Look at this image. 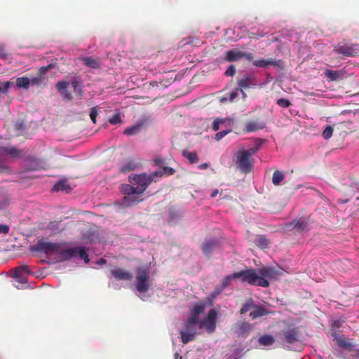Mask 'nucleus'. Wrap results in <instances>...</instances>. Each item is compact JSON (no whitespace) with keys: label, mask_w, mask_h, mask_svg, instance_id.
<instances>
[{"label":"nucleus","mask_w":359,"mask_h":359,"mask_svg":"<svg viewBox=\"0 0 359 359\" xmlns=\"http://www.w3.org/2000/svg\"><path fill=\"white\" fill-rule=\"evenodd\" d=\"M0 152L4 154H7L11 157L16 158L21 155L22 151L15 147H5L0 149Z\"/></svg>","instance_id":"25"},{"label":"nucleus","mask_w":359,"mask_h":359,"mask_svg":"<svg viewBox=\"0 0 359 359\" xmlns=\"http://www.w3.org/2000/svg\"><path fill=\"white\" fill-rule=\"evenodd\" d=\"M231 130H222V131H220V132H218L216 133L215 135V139L217 140V141H219L220 140H222L224 136H226Z\"/></svg>","instance_id":"50"},{"label":"nucleus","mask_w":359,"mask_h":359,"mask_svg":"<svg viewBox=\"0 0 359 359\" xmlns=\"http://www.w3.org/2000/svg\"><path fill=\"white\" fill-rule=\"evenodd\" d=\"M4 170H5V167L4 165L0 162V172H2Z\"/></svg>","instance_id":"64"},{"label":"nucleus","mask_w":359,"mask_h":359,"mask_svg":"<svg viewBox=\"0 0 359 359\" xmlns=\"http://www.w3.org/2000/svg\"><path fill=\"white\" fill-rule=\"evenodd\" d=\"M140 196L141 195L136 194L125 196L121 201V205L123 207H130L142 201Z\"/></svg>","instance_id":"15"},{"label":"nucleus","mask_w":359,"mask_h":359,"mask_svg":"<svg viewBox=\"0 0 359 359\" xmlns=\"http://www.w3.org/2000/svg\"><path fill=\"white\" fill-rule=\"evenodd\" d=\"M55 63H51L45 67H41L37 71V75L29 78L30 86H41L45 81V76L46 73L51 69L55 67Z\"/></svg>","instance_id":"11"},{"label":"nucleus","mask_w":359,"mask_h":359,"mask_svg":"<svg viewBox=\"0 0 359 359\" xmlns=\"http://www.w3.org/2000/svg\"><path fill=\"white\" fill-rule=\"evenodd\" d=\"M259 150V146L247 150L238 151L234 158L236 168L243 173L248 174L253 170L252 156Z\"/></svg>","instance_id":"1"},{"label":"nucleus","mask_w":359,"mask_h":359,"mask_svg":"<svg viewBox=\"0 0 359 359\" xmlns=\"http://www.w3.org/2000/svg\"><path fill=\"white\" fill-rule=\"evenodd\" d=\"M109 122L113 125L122 123L121 114L119 113L115 114L109 119Z\"/></svg>","instance_id":"41"},{"label":"nucleus","mask_w":359,"mask_h":359,"mask_svg":"<svg viewBox=\"0 0 359 359\" xmlns=\"http://www.w3.org/2000/svg\"><path fill=\"white\" fill-rule=\"evenodd\" d=\"M219 101L221 104H224L229 102V94L219 97Z\"/></svg>","instance_id":"57"},{"label":"nucleus","mask_w":359,"mask_h":359,"mask_svg":"<svg viewBox=\"0 0 359 359\" xmlns=\"http://www.w3.org/2000/svg\"><path fill=\"white\" fill-rule=\"evenodd\" d=\"M111 275L117 280H130L133 274L121 268H115L111 271Z\"/></svg>","instance_id":"13"},{"label":"nucleus","mask_w":359,"mask_h":359,"mask_svg":"<svg viewBox=\"0 0 359 359\" xmlns=\"http://www.w3.org/2000/svg\"><path fill=\"white\" fill-rule=\"evenodd\" d=\"M243 51L237 49H233L227 51L225 55V60L228 62H235L243 58Z\"/></svg>","instance_id":"18"},{"label":"nucleus","mask_w":359,"mask_h":359,"mask_svg":"<svg viewBox=\"0 0 359 359\" xmlns=\"http://www.w3.org/2000/svg\"><path fill=\"white\" fill-rule=\"evenodd\" d=\"M8 53L5 50L4 46L2 44H0V60H5L7 58Z\"/></svg>","instance_id":"53"},{"label":"nucleus","mask_w":359,"mask_h":359,"mask_svg":"<svg viewBox=\"0 0 359 359\" xmlns=\"http://www.w3.org/2000/svg\"><path fill=\"white\" fill-rule=\"evenodd\" d=\"M164 162V159L160 156H156L154 158V163L155 165H161Z\"/></svg>","instance_id":"55"},{"label":"nucleus","mask_w":359,"mask_h":359,"mask_svg":"<svg viewBox=\"0 0 359 359\" xmlns=\"http://www.w3.org/2000/svg\"><path fill=\"white\" fill-rule=\"evenodd\" d=\"M182 155L184 157L187 158L191 163H195L199 161V158L196 152L183 151Z\"/></svg>","instance_id":"31"},{"label":"nucleus","mask_w":359,"mask_h":359,"mask_svg":"<svg viewBox=\"0 0 359 359\" xmlns=\"http://www.w3.org/2000/svg\"><path fill=\"white\" fill-rule=\"evenodd\" d=\"M98 114L96 107H93L90 110V117L93 123H96V117Z\"/></svg>","instance_id":"49"},{"label":"nucleus","mask_w":359,"mask_h":359,"mask_svg":"<svg viewBox=\"0 0 359 359\" xmlns=\"http://www.w3.org/2000/svg\"><path fill=\"white\" fill-rule=\"evenodd\" d=\"M22 272L26 273H31L29 266L27 265H22L15 269V277H20V274Z\"/></svg>","instance_id":"38"},{"label":"nucleus","mask_w":359,"mask_h":359,"mask_svg":"<svg viewBox=\"0 0 359 359\" xmlns=\"http://www.w3.org/2000/svg\"><path fill=\"white\" fill-rule=\"evenodd\" d=\"M257 341L261 346H270L275 343L276 339L271 334H264L259 337Z\"/></svg>","instance_id":"23"},{"label":"nucleus","mask_w":359,"mask_h":359,"mask_svg":"<svg viewBox=\"0 0 359 359\" xmlns=\"http://www.w3.org/2000/svg\"><path fill=\"white\" fill-rule=\"evenodd\" d=\"M205 309V304L203 302H199L195 304L191 309V316L189 318H194V320H199L198 316L203 313Z\"/></svg>","instance_id":"17"},{"label":"nucleus","mask_w":359,"mask_h":359,"mask_svg":"<svg viewBox=\"0 0 359 359\" xmlns=\"http://www.w3.org/2000/svg\"><path fill=\"white\" fill-rule=\"evenodd\" d=\"M240 93V90L238 88H236L233 91L231 92L229 94V102H233L234 100L238 96V93Z\"/></svg>","instance_id":"47"},{"label":"nucleus","mask_w":359,"mask_h":359,"mask_svg":"<svg viewBox=\"0 0 359 359\" xmlns=\"http://www.w3.org/2000/svg\"><path fill=\"white\" fill-rule=\"evenodd\" d=\"M235 278H241L242 282L248 283L252 285L262 286L267 287L269 282L263 278H261L255 269H250L247 270L235 272L233 273Z\"/></svg>","instance_id":"4"},{"label":"nucleus","mask_w":359,"mask_h":359,"mask_svg":"<svg viewBox=\"0 0 359 359\" xmlns=\"http://www.w3.org/2000/svg\"><path fill=\"white\" fill-rule=\"evenodd\" d=\"M17 279H18V281L23 283H27V278H24V277H22L21 276V274H20V277H15Z\"/></svg>","instance_id":"59"},{"label":"nucleus","mask_w":359,"mask_h":359,"mask_svg":"<svg viewBox=\"0 0 359 359\" xmlns=\"http://www.w3.org/2000/svg\"><path fill=\"white\" fill-rule=\"evenodd\" d=\"M151 286L149 271L147 269L138 268L137 269L135 287L140 293L147 292Z\"/></svg>","instance_id":"7"},{"label":"nucleus","mask_w":359,"mask_h":359,"mask_svg":"<svg viewBox=\"0 0 359 359\" xmlns=\"http://www.w3.org/2000/svg\"><path fill=\"white\" fill-rule=\"evenodd\" d=\"M69 83L65 81H59L56 84L57 90L60 93L67 89Z\"/></svg>","instance_id":"43"},{"label":"nucleus","mask_w":359,"mask_h":359,"mask_svg":"<svg viewBox=\"0 0 359 359\" xmlns=\"http://www.w3.org/2000/svg\"><path fill=\"white\" fill-rule=\"evenodd\" d=\"M217 194H218V190H217V189L214 190V191L211 193V194H210L211 198H215V197H216V196L217 195Z\"/></svg>","instance_id":"61"},{"label":"nucleus","mask_w":359,"mask_h":359,"mask_svg":"<svg viewBox=\"0 0 359 359\" xmlns=\"http://www.w3.org/2000/svg\"><path fill=\"white\" fill-rule=\"evenodd\" d=\"M236 74V68L235 66L231 65L228 69L225 71L224 74L227 76H233Z\"/></svg>","instance_id":"48"},{"label":"nucleus","mask_w":359,"mask_h":359,"mask_svg":"<svg viewBox=\"0 0 359 359\" xmlns=\"http://www.w3.org/2000/svg\"><path fill=\"white\" fill-rule=\"evenodd\" d=\"M217 313L215 309H211L203 320H199V327L205 328L209 333L215 332L217 323Z\"/></svg>","instance_id":"10"},{"label":"nucleus","mask_w":359,"mask_h":359,"mask_svg":"<svg viewBox=\"0 0 359 359\" xmlns=\"http://www.w3.org/2000/svg\"><path fill=\"white\" fill-rule=\"evenodd\" d=\"M232 279H236L234 277H233V273L231 275L226 276L222 281V288L224 289V288L228 287Z\"/></svg>","instance_id":"46"},{"label":"nucleus","mask_w":359,"mask_h":359,"mask_svg":"<svg viewBox=\"0 0 359 359\" xmlns=\"http://www.w3.org/2000/svg\"><path fill=\"white\" fill-rule=\"evenodd\" d=\"M71 189L70 186L65 180L58 181L53 187V190L55 191H65L68 193Z\"/></svg>","instance_id":"27"},{"label":"nucleus","mask_w":359,"mask_h":359,"mask_svg":"<svg viewBox=\"0 0 359 359\" xmlns=\"http://www.w3.org/2000/svg\"><path fill=\"white\" fill-rule=\"evenodd\" d=\"M289 229H292L298 232H302L308 226V222L306 219L300 218L297 220H293L287 224Z\"/></svg>","instance_id":"16"},{"label":"nucleus","mask_w":359,"mask_h":359,"mask_svg":"<svg viewBox=\"0 0 359 359\" xmlns=\"http://www.w3.org/2000/svg\"><path fill=\"white\" fill-rule=\"evenodd\" d=\"M9 226L6 224H0V233L7 234L9 231Z\"/></svg>","instance_id":"56"},{"label":"nucleus","mask_w":359,"mask_h":359,"mask_svg":"<svg viewBox=\"0 0 359 359\" xmlns=\"http://www.w3.org/2000/svg\"><path fill=\"white\" fill-rule=\"evenodd\" d=\"M259 273L260 274V277L265 278H276L278 275V272L275 270L273 268L271 267H264L259 270Z\"/></svg>","instance_id":"19"},{"label":"nucleus","mask_w":359,"mask_h":359,"mask_svg":"<svg viewBox=\"0 0 359 359\" xmlns=\"http://www.w3.org/2000/svg\"><path fill=\"white\" fill-rule=\"evenodd\" d=\"M83 63L91 68L97 69L100 67V63L98 60L92 57H85L82 58Z\"/></svg>","instance_id":"29"},{"label":"nucleus","mask_w":359,"mask_h":359,"mask_svg":"<svg viewBox=\"0 0 359 359\" xmlns=\"http://www.w3.org/2000/svg\"><path fill=\"white\" fill-rule=\"evenodd\" d=\"M137 190L136 187H133L130 184H125L123 186L121 191L125 196H127L129 194H137Z\"/></svg>","instance_id":"36"},{"label":"nucleus","mask_w":359,"mask_h":359,"mask_svg":"<svg viewBox=\"0 0 359 359\" xmlns=\"http://www.w3.org/2000/svg\"><path fill=\"white\" fill-rule=\"evenodd\" d=\"M238 88L240 90V93L242 95L243 98L246 97V93L244 92V89L250 88V87L257 84V80L255 77L252 74H248L238 79Z\"/></svg>","instance_id":"12"},{"label":"nucleus","mask_w":359,"mask_h":359,"mask_svg":"<svg viewBox=\"0 0 359 359\" xmlns=\"http://www.w3.org/2000/svg\"><path fill=\"white\" fill-rule=\"evenodd\" d=\"M255 305V304L254 300L252 298H250L242 306L241 311H240L241 314H245L250 309L253 310Z\"/></svg>","instance_id":"32"},{"label":"nucleus","mask_w":359,"mask_h":359,"mask_svg":"<svg viewBox=\"0 0 359 359\" xmlns=\"http://www.w3.org/2000/svg\"><path fill=\"white\" fill-rule=\"evenodd\" d=\"M333 51L338 54L342 55L344 57H358L359 56V44L358 43H344L337 45L334 47Z\"/></svg>","instance_id":"9"},{"label":"nucleus","mask_w":359,"mask_h":359,"mask_svg":"<svg viewBox=\"0 0 359 359\" xmlns=\"http://www.w3.org/2000/svg\"><path fill=\"white\" fill-rule=\"evenodd\" d=\"M106 263H107L106 259H104L103 258L100 259L99 261L97 262L98 264H104Z\"/></svg>","instance_id":"62"},{"label":"nucleus","mask_w":359,"mask_h":359,"mask_svg":"<svg viewBox=\"0 0 359 359\" xmlns=\"http://www.w3.org/2000/svg\"><path fill=\"white\" fill-rule=\"evenodd\" d=\"M163 172L161 171H156L150 175L142 173L135 175L130 180V182L136 185L137 194L141 195L151 184V182H156L157 178L161 177Z\"/></svg>","instance_id":"5"},{"label":"nucleus","mask_w":359,"mask_h":359,"mask_svg":"<svg viewBox=\"0 0 359 359\" xmlns=\"http://www.w3.org/2000/svg\"><path fill=\"white\" fill-rule=\"evenodd\" d=\"M135 168V164L133 162H128L126 165L121 167V172H126L133 170Z\"/></svg>","instance_id":"44"},{"label":"nucleus","mask_w":359,"mask_h":359,"mask_svg":"<svg viewBox=\"0 0 359 359\" xmlns=\"http://www.w3.org/2000/svg\"><path fill=\"white\" fill-rule=\"evenodd\" d=\"M325 75L326 77L330 79V81H334L338 80H341L344 78V71H333L330 69H327L325 72Z\"/></svg>","instance_id":"21"},{"label":"nucleus","mask_w":359,"mask_h":359,"mask_svg":"<svg viewBox=\"0 0 359 359\" xmlns=\"http://www.w3.org/2000/svg\"><path fill=\"white\" fill-rule=\"evenodd\" d=\"M256 245L262 249H265L269 247V240L263 236L257 237L255 240Z\"/></svg>","instance_id":"34"},{"label":"nucleus","mask_w":359,"mask_h":359,"mask_svg":"<svg viewBox=\"0 0 359 359\" xmlns=\"http://www.w3.org/2000/svg\"><path fill=\"white\" fill-rule=\"evenodd\" d=\"M208 167V164L207 163L201 164L198 168L200 169H206Z\"/></svg>","instance_id":"60"},{"label":"nucleus","mask_w":359,"mask_h":359,"mask_svg":"<svg viewBox=\"0 0 359 359\" xmlns=\"http://www.w3.org/2000/svg\"><path fill=\"white\" fill-rule=\"evenodd\" d=\"M252 64L255 67H263V68H266L269 65L278 66V62L276 61L275 60H273V58H269L267 60L262 59V60H254L252 62Z\"/></svg>","instance_id":"24"},{"label":"nucleus","mask_w":359,"mask_h":359,"mask_svg":"<svg viewBox=\"0 0 359 359\" xmlns=\"http://www.w3.org/2000/svg\"><path fill=\"white\" fill-rule=\"evenodd\" d=\"M264 127V125L259 123L257 121H251L245 123L244 130L250 133L262 129Z\"/></svg>","instance_id":"26"},{"label":"nucleus","mask_w":359,"mask_h":359,"mask_svg":"<svg viewBox=\"0 0 359 359\" xmlns=\"http://www.w3.org/2000/svg\"><path fill=\"white\" fill-rule=\"evenodd\" d=\"M59 247L60 243L46 242L41 238L37 241L36 244L30 246V250L32 252H43L47 255H52L56 254L57 251L60 250Z\"/></svg>","instance_id":"8"},{"label":"nucleus","mask_w":359,"mask_h":359,"mask_svg":"<svg viewBox=\"0 0 359 359\" xmlns=\"http://www.w3.org/2000/svg\"><path fill=\"white\" fill-rule=\"evenodd\" d=\"M199 320L189 318L184 323V330L180 331L181 340L183 344H187L194 339L196 334V325Z\"/></svg>","instance_id":"6"},{"label":"nucleus","mask_w":359,"mask_h":359,"mask_svg":"<svg viewBox=\"0 0 359 359\" xmlns=\"http://www.w3.org/2000/svg\"><path fill=\"white\" fill-rule=\"evenodd\" d=\"M243 58H245L246 60H248L249 62L254 61L253 60L254 56H253V54L251 53L243 52Z\"/></svg>","instance_id":"54"},{"label":"nucleus","mask_w":359,"mask_h":359,"mask_svg":"<svg viewBox=\"0 0 359 359\" xmlns=\"http://www.w3.org/2000/svg\"><path fill=\"white\" fill-rule=\"evenodd\" d=\"M72 86L74 90L76 91L78 90V92L80 95L82 93V83L77 78H74L72 81Z\"/></svg>","instance_id":"39"},{"label":"nucleus","mask_w":359,"mask_h":359,"mask_svg":"<svg viewBox=\"0 0 359 359\" xmlns=\"http://www.w3.org/2000/svg\"><path fill=\"white\" fill-rule=\"evenodd\" d=\"M337 344L339 346L345 349H351V348L352 347V344L346 339H344L342 337L337 338Z\"/></svg>","instance_id":"37"},{"label":"nucleus","mask_w":359,"mask_h":359,"mask_svg":"<svg viewBox=\"0 0 359 359\" xmlns=\"http://www.w3.org/2000/svg\"><path fill=\"white\" fill-rule=\"evenodd\" d=\"M142 124H137L125 129L123 133L128 136L138 134L140 132Z\"/></svg>","instance_id":"30"},{"label":"nucleus","mask_w":359,"mask_h":359,"mask_svg":"<svg viewBox=\"0 0 359 359\" xmlns=\"http://www.w3.org/2000/svg\"><path fill=\"white\" fill-rule=\"evenodd\" d=\"M217 245V243L215 240H209L203 243L201 246L203 254L206 256H210Z\"/></svg>","instance_id":"22"},{"label":"nucleus","mask_w":359,"mask_h":359,"mask_svg":"<svg viewBox=\"0 0 359 359\" xmlns=\"http://www.w3.org/2000/svg\"><path fill=\"white\" fill-rule=\"evenodd\" d=\"M219 122L217 121H215L212 124V130L214 131H217L219 128Z\"/></svg>","instance_id":"58"},{"label":"nucleus","mask_w":359,"mask_h":359,"mask_svg":"<svg viewBox=\"0 0 359 359\" xmlns=\"http://www.w3.org/2000/svg\"><path fill=\"white\" fill-rule=\"evenodd\" d=\"M163 171H161L163 174H166L167 175H172L175 173V170L172 168L168 167V166H163Z\"/></svg>","instance_id":"51"},{"label":"nucleus","mask_w":359,"mask_h":359,"mask_svg":"<svg viewBox=\"0 0 359 359\" xmlns=\"http://www.w3.org/2000/svg\"><path fill=\"white\" fill-rule=\"evenodd\" d=\"M11 83L9 81L0 82V93L6 94L10 88Z\"/></svg>","instance_id":"45"},{"label":"nucleus","mask_w":359,"mask_h":359,"mask_svg":"<svg viewBox=\"0 0 359 359\" xmlns=\"http://www.w3.org/2000/svg\"><path fill=\"white\" fill-rule=\"evenodd\" d=\"M15 85L18 88L28 90L30 86L29 78L27 76H22L16 79Z\"/></svg>","instance_id":"28"},{"label":"nucleus","mask_w":359,"mask_h":359,"mask_svg":"<svg viewBox=\"0 0 359 359\" xmlns=\"http://www.w3.org/2000/svg\"><path fill=\"white\" fill-rule=\"evenodd\" d=\"M60 93L61 94V95L62 96V97L65 100H72V95L69 92V90L67 89L62 92H60Z\"/></svg>","instance_id":"52"},{"label":"nucleus","mask_w":359,"mask_h":359,"mask_svg":"<svg viewBox=\"0 0 359 359\" xmlns=\"http://www.w3.org/2000/svg\"><path fill=\"white\" fill-rule=\"evenodd\" d=\"M271 312L262 305H255L253 310L250 313V317L254 320L264 316H266Z\"/></svg>","instance_id":"14"},{"label":"nucleus","mask_w":359,"mask_h":359,"mask_svg":"<svg viewBox=\"0 0 359 359\" xmlns=\"http://www.w3.org/2000/svg\"><path fill=\"white\" fill-rule=\"evenodd\" d=\"M60 222H50L47 225V229L51 231L53 233H57L63 230L60 228Z\"/></svg>","instance_id":"33"},{"label":"nucleus","mask_w":359,"mask_h":359,"mask_svg":"<svg viewBox=\"0 0 359 359\" xmlns=\"http://www.w3.org/2000/svg\"><path fill=\"white\" fill-rule=\"evenodd\" d=\"M175 359H182V357L178 353H176L175 354Z\"/></svg>","instance_id":"63"},{"label":"nucleus","mask_w":359,"mask_h":359,"mask_svg":"<svg viewBox=\"0 0 359 359\" xmlns=\"http://www.w3.org/2000/svg\"><path fill=\"white\" fill-rule=\"evenodd\" d=\"M277 104L283 108H287L291 105V102L289 100L285 98H280L276 101Z\"/></svg>","instance_id":"42"},{"label":"nucleus","mask_w":359,"mask_h":359,"mask_svg":"<svg viewBox=\"0 0 359 359\" xmlns=\"http://www.w3.org/2000/svg\"><path fill=\"white\" fill-rule=\"evenodd\" d=\"M239 336L247 337L252 331V325L248 322H241L237 325Z\"/></svg>","instance_id":"20"},{"label":"nucleus","mask_w":359,"mask_h":359,"mask_svg":"<svg viewBox=\"0 0 359 359\" xmlns=\"http://www.w3.org/2000/svg\"><path fill=\"white\" fill-rule=\"evenodd\" d=\"M333 133V128L331 126H327L323 132V137L325 140L330 138Z\"/></svg>","instance_id":"40"},{"label":"nucleus","mask_w":359,"mask_h":359,"mask_svg":"<svg viewBox=\"0 0 359 359\" xmlns=\"http://www.w3.org/2000/svg\"><path fill=\"white\" fill-rule=\"evenodd\" d=\"M58 248L60 250L56 252L57 255V262H64L74 257H79V258L83 259L86 264L90 261L86 249L83 247L64 248V245L60 243Z\"/></svg>","instance_id":"3"},{"label":"nucleus","mask_w":359,"mask_h":359,"mask_svg":"<svg viewBox=\"0 0 359 359\" xmlns=\"http://www.w3.org/2000/svg\"><path fill=\"white\" fill-rule=\"evenodd\" d=\"M301 335V331L298 327L289 325L280 331L278 341L283 348L291 349L292 345L300 341Z\"/></svg>","instance_id":"2"},{"label":"nucleus","mask_w":359,"mask_h":359,"mask_svg":"<svg viewBox=\"0 0 359 359\" xmlns=\"http://www.w3.org/2000/svg\"><path fill=\"white\" fill-rule=\"evenodd\" d=\"M284 179V175L279 170H276L272 177V182L274 185H278Z\"/></svg>","instance_id":"35"}]
</instances>
